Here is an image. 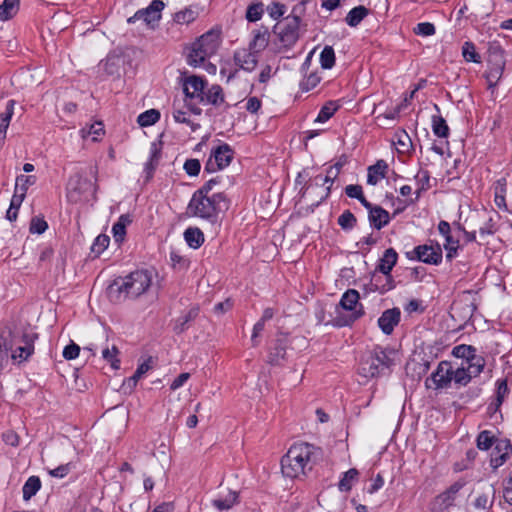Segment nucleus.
Wrapping results in <instances>:
<instances>
[{
	"label": "nucleus",
	"instance_id": "a19ab883",
	"mask_svg": "<svg viewBox=\"0 0 512 512\" xmlns=\"http://www.w3.org/2000/svg\"><path fill=\"white\" fill-rule=\"evenodd\" d=\"M476 349L471 345H458L452 350V354L457 358H462V361H471L472 357H475Z\"/></svg>",
	"mask_w": 512,
	"mask_h": 512
},
{
	"label": "nucleus",
	"instance_id": "7c9ffc66",
	"mask_svg": "<svg viewBox=\"0 0 512 512\" xmlns=\"http://www.w3.org/2000/svg\"><path fill=\"white\" fill-rule=\"evenodd\" d=\"M372 355L382 370L389 369L393 364L392 355L395 353L392 350H384L381 348L374 349Z\"/></svg>",
	"mask_w": 512,
	"mask_h": 512
},
{
	"label": "nucleus",
	"instance_id": "aec40b11",
	"mask_svg": "<svg viewBox=\"0 0 512 512\" xmlns=\"http://www.w3.org/2000/svg\"><path fill=\"white\" fill-rule=\"evenodd\" d=\"M388 164L384 160H378L374 165L368 168L367 183L376 185L386 177Z\"/></svg>",
	"mask_w": 512,
	"mask_h": 512
},
{
	"label": "nucleus",
	"instance_id": "680f3d73",
	"mask_svg": "<svg viewBox=\"0 0 512 512\" xmlns=\"http://www.w3.org/2000/svg\"><path fill=\"white\" fill-rule=\"evenodd\" d=\"M183 168L189 176H197L201 165L198 159H188L185 161Z\"/></svg>",
	"mask_w": 512,
	"mask_h": 512
},
{
	"label": "nucleus",
	"instance_id": "49530a36",
	"mask_svg": "<svg viewBox=\"0 0 512 512\" xmlns=\"http://www.w3.org/2000/svg\"><path fill=\"white\" fill-rule=\"evenodd\" d=\"M462 55L468 62L480 63L481 57L476 52L475 45L472 42H465L462 47Z\"/></svg>",
	"mask_w": 512,
	"mask_h": 512
},
{
	"label": "nucleus",
	"instance_id": "6e6552de",
	"mask_svg": "<svg viewBox=\"0 0 512 512\" xmlns=\"http://www.w3.org/2000/svg\"><path fill=\"white\" fill-rule=\"evenodd\" d=\"M165 8L162 0H153L148 7L138 10L133 16L129 17L127 22L133 24L138 20H142L147 25L159 22L161 12Z\"/></svg>",
	"mask_w": 512,
	"mask_h": 512
},
{
	"label": "nucleus",
	"instance_id": "cd10ccee",
	"mask_svg": "<svg viewBox=\"0 0 512 512\" xmlns=\"http://www.w3.org/2000/svg\"><path fill=\"white\" fill-rule=\"evenodd\" d=\"M20 0H3L0 4V20L8 21L19 11Z\"/></svg>",
	"mask_w": 512,
	"mask_h": 512
},
{
	"label": "nucleus",
	"instance_id": "58836bf2",
	"mask_svg": "<svg viewBox=\"0 0 512 512\" xmlns=\"http://www.w3.org/2000/svg\"><path fill=\"white\" fill-rule=\"evenodd\" d=\"M358 471L351 468L343 474V477L338 483V488L342 492H347L352 488L353 482L357 479Z\"/></svg>",
	"mask_w": 512,
	"mask_h": 512
},
{
	"label": "nucleus",
	"instance_id": "c9c22d12",
	"mask_svg": "<svg viewBox=\"0 0 512 512\" xmlns=\"http://www.w3.org/2000/svg\"><path fill=\"white\" fill-rule=\"evenodd\" d=\"M40 487L41 482L37 476L29 477L22 488L23 498L29 500L39 491Z\"/></svg>",
	"mask_w": 512,
	"mask_h": 512
},
{
	"label": "nucleus",
	"instance_id": "7ed1b4c3",
	"mask_svg": "<svg viewBox=\"0 0 512 512\" xmlns=\"http://www.w3.org/2000/svg\"><path fill=\"white\" fill-rule=\"evenodd\" d=\"M219 47V37L213 32L200 36L191 46L187 55V63L192 67H200L206 59L214 55Z\"/></svg>",
	"mask_w": 512,
	"mask_h": 512
},
{
	"label": "nucleus",
	"instance_id": "5701e85b",
	"mask_svg": "<svg viewBox=\"0 0 512 512\" xmlns=\"http://www.w3.org/2000/svg\"><path fill=\"white\" fill-rule=\"evenodd\" d=\"M15 101L9 100L6 104L5 111L0 114V147L6 138V132L9 127L11 118L14 113Z\"/></svg>",
	"mask_w": 512,
	"mask_h": 512
},
{
	"label": "nucleus",
	"instance_id": "ddd939ff",
	"mask_svg": "<svg viewBox=\"0 0 512 512\" xmlns=\"http://www.w3.org/2000/svg\"><path fill=\"white\" fill-rule=\"evenodd\" d=\"M463 486L464 483L461 481L453 483L446 491L435 498L433 502L434 509L440 512L451 507L454 504L457 493Z\"/></svg>",
	"mask_w": 512,
	"mask_h": 512
},
{
	"label": "nucleus",
	"instance_id": "2f4dec72",
	"mask_svg": "<svg viewBox=\"0 0 512 512\" xmlns=\"http://www.w3.org/2000/svg\"><path fill=\"white\" fill-rule=\"evenodd\" d=\"M509 389L507 386L506 379H499L496 382V397L491 402L490 408H494V411H497L499 407L502 405L505 397L508 395Z\"/></svg>",
	"mask_w": 512,
	"mask_h": 512
},
{
	"label": "nucleus",
	"instance_id": "864d4df0",
	"mask_svg": "<svg viewBox=\"0 0 512 512\" xmlns=\"http://www.w3.org/2000/svg\"><path fill=\"white\" fill-rule=\"evenodd\" d=\"M338 224L342 229H345V230L352 229L356 224V217L349 210H345L338 217Z\"/></svg>",
	"mask_w": 512,
	"mask_h": 512
},
{
	"label": "nucleus",
	"instance_id": "ea45409f",
	"mask_svg": "<svg viewBox=\"0 0 512 512\" xmlns=\"http://www.w3.org/2000/svg\"><path fill=\"white\" fill-rule=\"evenodd\" d=\"M264 13V4L262 2H255L250 4L246 10V19L249 22L259 21Z\"/></svg>",
	"mask_w": 512,
	"mask_h": 512
},
{
	"label": "nucleus",
	"instance_id": "412c9836",
	"mask_svg": "<svg viewBox=\"0 0 512 512\" xmlns=\"http://www.w3.org/2000/svg\"><path fill=\"white\" fill-rule=\"evenodd\" d=\"M382 372L383 370L372 354L360 362L359 373L365 378H373Z\"/></svg>",
	"mask_w": 512,
	"mask_h": 512
},
{
	"label": "nucleus",
	"instance_id": "8fccbe9b",
	"mask_svg": "<svg viewBox=\"0 0 512 512\" xmlns=\"http://www.w3.org/2000/svg\"><path fill=\"white\" fill-rule=\"evenodd\" d=\"M109 242L110 238L108 235H98L91 246L92 253H94L97 256L100 255L108 247Z\"/></svg>",
	"mask_w": 512,
	"mask_h": 512
},
{
	"label": "nucleus",
	"instance_id": "2eb2a0df",
	"mask_svg": "<svg viewBox=\"0 0 512 512\" xmlns=\"http://www.w3.org/2000/svg\"><path fill=\"white\" fill-rule=\"evenodd\" d=\"M234 62L242 70L252 72L258 63V54L249 49H239L234 53Z\"/></svg>",
	"mask_w": 512,
	"mask_h": 512
},
{
	"label": "nucleus",
	"instance_id": "5fc2aeb1",
	"mask_svg": "<svg viewBox=\"0 0 512 512\" xmlns=\"http://www.w3.org/2000/svg\"><path fill=\"white\" fill-rule=\"evenodd\" d=\"M490 494H493L492 487H489L488 492L478 495L474 502L475 508L483 510L489 509L492 506V501L489 498Z\"/></svg>",
	"mask_w": 512,
	"mask_h": 512
},
{
	"label": "nucleus",
	"instance_id": "39448f33",
	"mask_svg": "<svg viewBox=\"0 0 512 512\" xmlns=\"http://www.w3.org/2000/svg\"><path fill=\"white\" fill-rule=\"evenodd\" d=\"M359 293L354 289L347 290L341 297L340 308L349 311L348 316H337L333 320V325L337 327H344L351 325L354 321L359 319L363 315L362 306L358 308Z\"/></svg>",
	"mask_w": 512,
	"mask_h": 512
},
{
	"label": "nucleus",
	"instance_id": "0e129e2a",
	"mask_svg": "<svg viewBox=\"0 0 512 512\" xmlns=\"http://www.w3.org/2000/svg\"><path fill=\"white\" fill-rule=\"evenodd\" d=\"M415 32L419 35L431 36L435 33V26L429 22H422L417 25Z\"/></svg>",
	"mask_w": 512,
	"mask_h": 512
},
{
	"label": "nucleus",
	"instance_id": "72a5a7b5",
	"mask_svg": "<svg viewBox=\"0 0 512 512\" xmlns=\"http://www.w3.org/2000/svg\"><path fill=\"white\" fill-rule=\"evenodd\" d=\"M80 135L83 139L91 136L92 141H98L104 135V126L101 122H95L89 127H83L80 130Z\"/></svg>",
	"mask_w": 512,
	"mask_h": 512
},
{
	"label": "nucleus",
	"instance_id": "3c124183",
	"mask_svg": "<svg viewBox=\"0 0 512 512\" xmlns=\"http://www.w3.org/2000/svg\"><path fill=\"white\" fill-rule=\"evenodd\" d=\"M172 115L177 123H182L190 126L192 131H196L200 127L199 124H196L190 120L187 112L181 109H174Z\"/></svg>",
	"mask_w": 512,
	"mask_h": 512
},
{
	"label": "nucleus",
	"instance_id": "b1692460",
	"mask_svg": "<svg viewBox=\"0 0 512 512\" xmlns=\"http://www.w3.org/2000/svg\"><path fill=\"white\" fill-rule=\"evenodd\" d=\"M199 16V12L196 7H185L184 9L176 12L173 15V21L179 25H188L194 22Z\"/></svg>",
	"mask_w": 512,
	"mask_h": 512
},
{
	"label": "nucleus",
	"instance_id": "c756f323",
	"mask_svg": "<svg viewBox=\"0 0 512 512\" xmlns=\"http://www.w3.org/2000/svg\"><path fill=\"white\" fill-rule=\"evenodd\" d=\"M184 239L189 247L197 249L204 242V234L199 228L189 227L184 232Z\"/></svg>",
	"mask_w": 512,
	"mask_h": 512
},
{
	"label": "nucleus",
	"instance_id": "f257e3e1",
	"mask_svg": "<svg viewBox=\"0 0 512 512\" xmlns=\"http://www.w3.org/2000/svg\"><path fill=\"white\" fill-rule=\"evenodd\" d=\"M318 449L309 443L292 445L281 459V470L284 476L298 478L312 470Z\"/></svg>",
	"mask_w": 512,
	"mask_h": 512
},
{
	"label": "nucleus",
	"instance_id": "0eeeda50",
	"mask_svg": "<svg viewBox=\"0 0 512 512\" xmlns=\"http://www.w3.org/2000/svg\"><path fill=\"white\" fill-rule=\"evenodd\" d=\"M233 154V150L228 144L219 145L212 150L205 165V170L212 173L226 168L231 163Z\"/></svg>",
	"mask_w": 512,
	"mask_h": 512
},
{
	"label": "nucleus",
	"instance_id": "c85d7f7f",
	"mask_svg": "<svg viewBox=\"0 0 512 512\" xmlns=\"http://www.w3.org/2000/svg\"><path fill=\"white\" fill-rule=\"evenodd\" d=\"M132 222L128 214L121 215L117 222L113 224L112 233L116 242H122L126 235V227Z\"/></svg>",
	"mask_w": 512,
	"mask_h": 512
},
{
	"label": "nucleus",
	"instance_id": "4d7b16f0",
	"mask_svg": "<svg viewBox=\"0 0 512 512\" xmlns=\"http://www.w3.org/2000/svg\"><path fill=\"white\" fill-rule=\"evenodd\" d=\"M48 228L47 222L38 216H35L31 219L29 231L32 234H42Z\"/></svg>",
	"mask_w": 512,
	"mask_h": 512
},
{
	"label": "nucleus",
	"instance_id": "37998d69",
	"mask_svg": "<svg viewBox=\"0 0 512 512\" xmlns=\"http://www.w3.org/2000/svg\"><path fill=\"white\" fill-rule=\"evenodd\" d=\"M320 64L323 69H331L335 64V52L331 46H325L320 53Z\"/></svg>",
	"mask_w": 512,
	"mask_h": 512
},
{
	"label": "nucleus",
	"instance_id": "69168bd1",
	"mask_svg": "<svg viewBox=\"0 0 512 512\" xmlns=\"http://www.w3.org/2000/svg\"><path fill=\"white\" fill-rule=\"evenodd\" d=\"M80 353V347L75 344L71 343L70 345H67L63 350V357L67 360L75 359L79 356Z\"/></svg>",
	"mask_w": 512,
	"mask_h": 512
},
{
	"label": "nucleus",
	"instance_id": "bf43d9fd",
	"mask_svg": "<svg viewBox=\"0 0 512 512\" xmlns=\"http://www.w3.org/2000/svg\"><path fill=\"white\" fill-rule=\"evenodd\" d=\"M36 177L33 175H20L16 178V190L26 193L29 186L34 185Z\"/></svg>",
	"mask_w": 512,
	"mask_h": 512
},
{
	"label": "nucleus",
	"instance_id": "603ef678",
	"mask_svg": "<svg viewBox=\"0 0 512 512\" xmlns=\"http://www.w3.org/2000/svg\"><path fill=\"white\" fill-rule=\"evenodd\" d=\"M337 107L334 103L329 102L325 104L319 111L318 116L315 119V122L324 123L328 121L336 112Z\"/></svg>",
	"mask_w": 512,
	"mask_h": 512
},
{
	"label": "nucleus",
	"instance_id": "1a4fd4ad",
	"mask_svg": "<svg viewBox=\"0 0 512 512\" xmlns=\"http://www.w3.org/2000/svg\"><path fill=\"white\" fill-rule=\"evenodd\" d=\"M453 365L448 361H441L435 372L426 380L428 388L440 389L447 387L452 381Z\"/></svg>",
	"mask_w": 512,
	"mask_h": 512
},
{
	"label": "nucleus",
	"instance_id": "423d86ee",
	"mask_svg": "<svg viewBox=\"0 0 512 512\" xmlns=\"http://www.w3.org/2000/svg\"><path fill=\"white\" fill-rule=\"evenodd\" d=\"M299 26L298 18L286 17L283 22L274 26V33L284 47H291L299 38Z\"/></svg>",
	"mask_w": 512,
	"mask_h": 512
},
{
	"label": "nucleus",
	"instance_id": "f704fd0d",
	"mask_svg": "<svg viewBox=\"0 0 512 512\" xmlns=\"http://www.w3.org/2000/svg\"><path fill=\"white\" fill-rule=\"evenodd\" d=\"M466 371L471 375V379L473 377H477L484 368L485 362L484 359L480 356L472 357L471 361H462Z\"/></svg>",
	"mask_w": 512,
	"mask_h": 512
},
{
	"label": "nucleus",
	"instance_id": "f3484780",
	"mask_svg": "<svg viewBox=\"0 0 512 512\" xmlns=\"http://www.w3.org/2000/svg\"><path fill=\"white\" fill-rule=\"evenodd\" d=\"M224 102L225 97L222 87L218 84H213L205 90L204 95L200 98L199 104L219 107Z\"/></svg>",
	"mask_w": 512,
	"mask_h": 512
},
{
	"label": "nucleus",
	"instance_id": "a18cd8bd",
	"mask_svg": "<svg viewBox=\"0 0 512 512\" xmlns=\"http://www.w3.org/2000/svg\"><path fill=\"white\" fill-rule=\"evenodd\" d=\"M345 193L350 198L358 199L365 208H370V202L363 196L362 187L360 185H348Z\"/></svg>",
	"mask_w": 512,
	"mask_h": 512
},
{
	"label": "nucleus",
	"instance_id": "4468645a",
	"mask_svg": "<svg viewBox=\"0 0 512 512\" xmlns=\"http://www.w3.org/2000/svg\"><path fill=\"white\" fill-rule=\"evenodd\" d=\"M397 259H398L397 252L393 248H389V249L385 250L382 258L379 261L377 269L381 273H383L388 280L387 286H383V289H382L383 291H388L393 288V285H392L393 281L391 279L390 272L393 269V267L395 266V264L397 263Z\"/></svg>",
	"mask_w": 512,
	"mask_h": 512
},
{
	"label": "nucleus",
	"instance_id": "6e6d98bb",
	"mask_svg": "<svg viewBox=\"0 0 512 512\" xmlns=\"http://www.w3.org/2000/svg\"><path fill=\"white\" fill-rule=\"evenodd\" d=\"M286 11V6L280 2H272L267 6V12L273 20L281 18Z\"/></svg>",
	"mask_w": 512,
	"mask_h": 512
},
{
	"label": "nucleus",
	"instance_id": "e433bc0d",
	"mask_svg": "<svg viewBox=\"0 0 512 512\" xmlns=\"http://www.w3.org/2000/svg\"><path fill=\"white\" fill-rule=\"evenodd\" d=\"M432 130L438 137L445 138L449 135V127L445 119L440 115L432 116Z\"/></svg>",
	"mask_w": 512,
	"mask_h": 512
},
{
	"label": "nucleus",
	"instance_id": "de8ad7c7",
	"mask_svg": "<svg viewBox=\"0 0 512 512\" xmlns=\"http://www.w3.org/2000/svg\"><path fill=\"white\" fill-rule=\"evenodd\" d=\"M119 59L117 57H108L104 61H102L99 65L103 71L108 75H118L119 74Z\"/></svg>",
	"mask_w": 512,
	"mask_h": 512
},
{
	"label": "nucleus",
	"instance_id": "dca6fc26",
	"mask_svg": "<svg viewBox=\"0 0 512 512\" xmlns=\"http://www.w3.org/2000/svg\"><path fill=\"white\" fill-rule=\"evenodd\" d=\"M400 316L401 313L398 308L385 310L378 319V326L381 331L386 335L391 334L394 327L399 323Z\"/></svg>",
	"mask_w": 512,
	"mask_h": 512
},
{
	"label": "nucleus",
	"instance_id": "6ab92c4d",
	"mask_svg": "<svg viewBox=\"0 0 512 512\" xmlns=\"http://www.w3.org/2000/svg\"><path fill=\"white\" fill-rule=\"evenodd\" d=\"M369 212V221L370 224L380 230L384 226H386L390 221V216L388 211L383 209L380 206H373L370 203V208H366Z\"/></svg>",
	"mask_w": 512,
	"mask_h": 512
},
{
	"label": "nucleus",
	"instance_id": "9b49d317",
	"mask_svg": "<svg viewBox=\"0 0 512 512\" xmlns=\"http://www.w3.org/2000/svg\"><path fill=\"white\" fill-rule=\"evenodd\" d=\"M91 186V182L79 174L71 177L67 184L68 200L73 203L81 201Z\"/></svg>",
	"mask_w": 512,
	"mask_h": 512
},
{
	"label": "nucleus",
	"instance_id": "473e14b6",
	"mask_svg": "<svg viewBox=\"0 0 512 512\" xmlns=\"http://www.w3.org/2000/svg\"><path fill=\"white\" fill-rule=\"evenodd\" d=\"M368 15V9L362 5L354 7L351 9L345 21L350 27H356L360 24V22Z\"/></svg>",
	"mask_w": 512,
	"mask_h": 512
},
{
	"label": "nucleus",
	"instance_id": "4c0bfd02",
	"mask_svg": "<svg viewBox=\"0 0 512 512\" xmlns=\"http://www.w3.org/2000/svg\"><path fill=\"white\" fill-rule=\"evenodd\" d=\"M160 118V113L156 109H149L141 113L137 118V123L141 127H148L155 124Z\"/></svg>",
	"mask_w": 512,
	"mask_h": 512
},
{
	"label": "nucleus",
	"instance_id": "09e8293b",
	"mask_svg": "<svg viewBox=\"0 0 512 512\" xmlns=\"http://www.w3.org/2000/svg\"><path fill=\"white\" fill-rule=\"evenodd\" d=\"M321 81V77L317 72H311L308 75H305L303 80L300 82V87L303 91H310L314 89L319 82Z\"/></svg>",
	"mask_w": 512,
	"mask_h": 512
},
{
	"label": "nucleus",
	"instance_id": "f8f14e48",
	"mask_svg": "<svg viewBox=\"0 0 512 512\" xmlns=\"http://www.w3.org/2000/svg\"><path fill=\"white\" fill-rule=\"evenodd\" d=\"M415 258L427 264L437 265L442 261V250L439 245H419L414 248Z\"/></svg>",
	"mask_w": 512,
	"mask_h": 512
},
{
	"label": "nucleus",
	"instance_id": "393cba45",
	"mask_svg": "<svg viewBox=\"0 0 512 512\" xmlns=\"http://www.w3.org/2000/svg\"><path fill=\"white\" fill-rule=\"evenodd\" d=\"M23 346H19L12 354V358L19 362L27 360L34 352L33 337L24 335Z\"/></svg>",
	"mask_w": 512,
	"mask_h": 512
},
{
	"label": "nucleus",
	"instance_id": "a878e982",
	"mask_svg": "<svg viewBox=\"0 0 512 512\" xmlns=\"http://www.w3.org/2000/svg\"><path fill=\"white\" fill-rule=\"evenodd\" d=\"M269 42V33L267 29L263 30H257L254 32L253 39L249 43V50L253 51L254 53L258 54L259 52L263 51Z\"/></svg>",
	"mask_w": 512,
	"mask_h": 512
},
{
	"label": "nucleus",
	"instance_id": "774afa93",
	"mask_svg": "<svg viewBox=\"0 0 512 512\" xmlns=\"http://www.w3.org/2000/svg\"><path fill=\"white\" fill-rule=\"evenodd\" d=\"M503 497L507 503L512 505V472L509 474L508 478L505 480L504 489H503Z\"/></svg>",
	"mask_w": 512,
	"mask_h": 512
},
{
	"label": "nucleus",
	"instance_id": "bb28decb",
	"mask_svg": "<svg viewBox=\"0 0 512 512\" xmlns=\"http://www.w3.org/2000/svg\"><path fill=\"white\" fill-rule=\"evenodd\" d=\"M285 354V339H277L275 345L271 348L268 354V362L272 365H278L285 358Z\"/></svg>",
	"mask_w": 512,
	"mask_h": 512
},
{
	"label": "nucleus",
	"instance_id": "13d9d810",
	"mask_svg": "<svg viewBox=\"0 0 512 512\" xmlns=\"http://www.w3.org/2000/svg\"><path fill=\"white\" fill-rule=\"evenodd\" d=\"M493 444V436L490 431L484 430L477 437V447L480 450H488Z\"/></svg>",
	"mask_w": 512,
	"mask_h": 512
},
{
	"label": "nucleus",
	"instance_id": "a211bd4d",
	"mask_svg": "<svg viewBox=\"0 0 512 512\" xmlns=\"http://www.w3.org/2000/svg\"><path fill=\"white\" fill-rule=\"evenodd\" d=\"M494 450L497 451V454L492 455L490 463L496 469L507 461L512 445L509 440H500L497 442Z\"/></svg>",
	"mask_w": 512,
	"mask_h": 512
},
{
	"label": "nucleus",
	"instance_id": "f03ea898",
	"mask_svg": "<svg viewBox=\"0 0 512 512\" xmlns=\"http://www.w3.org/2000/svg\"><path fill=\"white\" fill-rule=\"evenodd\" d=\"M154 273L151 270H136L125 277H119L109 286V294L116 300L137 298L152 286Z\"/></svg>",
	"mask_w": 512,
	"mask_h": 512
},
{
	"label": "nucleus",
	"instance_id": "e2e57ef3",
	"mask_svg": "<svg viewBox=\"0 0 512 512\" xmlns=\"http://www.w3.org/2000/svg\"><path fill=\"white\" fill-rule=\"evenodd\" d=\"M444 247L447 251L446 257L451 259L456 255L458 249V241L453 240L452 236L445 237Z\"/></svg>",
	"mask_w": 512,
	"mask_h": 512
},
{
	"label": "nucleus",
	"instance_id": "9d476101",
	"mask_svg": "<svg viewBox=\"0 0 512 512\" xmlns=\"http://www.w3.org/2000/svg\"><path fill=\"white\" fill-rule=\"evenodd\" d=\"M182 86L186 98L199 103L201 96L204 95L207 81L197 75H187L183 78Z\"/></svg>",
	"mask_w": 512,
	"mask_h": 512
},
{
	"label": "nucleus",
	"instance_id": "338daca9",
	"mask_svg": "<svg viewBox=\"0 0 512 512\" xmlns=\"http://www.w3.org/2000/svg\"><path fill=\"white\" fill-rule=\"evenodd\" d=\"M71 470V464L67 463L49 470V474L56 478H64Z\"/></svg>",
	"mask_w": 512,
	"mask_h": 512
},
{
	"label": "nucleus",
	"instance_id": "052dcab7",
	"mask_svg": "<svg viewBox=\"0 0 512 512\" xmlns=\"http://www.w3.org/2000/svg\"><path fill=\"white\" fill-rule=\"evenodd\" d=\"M198 315V308H191L185 315L181 316L177 320L176 330L182 332L185 330V326L188 322L195 319Z\"/></svg>",
	"mask_w": 512,
	"mask_h": 512
},
{
	"label": "nucleus",
	"instance_id": "c03bdc74",
	"mask_svg": "<svg viewBox=\"0 0 512 512\" xmlns=\"http://www.w3.org/2000/svg\"><path fill=\"white\" fill-rule=\"evenodd\" d=\"M471 380V375L466 371L464 365L461 363L456 368L453 367L452 381L456 384L465 386Z\"/></svg>",
	"mask_w": 512,
	"mask_h": 512
},
{
	"label": "nucleus",
	"instance_id": "20e7f679",
	"mask_svg": "<svg viewBox=\"0 0 512 512\" xmlns=\"http://www.w3.org/2000/svg\"><path fill=\"white\" fill-rule=\"evenodd\" d=\"M224 200L221 193L208 196L203 191H196L188 204L187 212L195 217L209 219L216 215L220 202Z\"/></svg>",
	"mask_w": 512,
	"mask_h": 512
},
{
	"label": "nucleus",
	"instance_id": "4be33fe9",
	"mask_svg": "<svg viewBox=\"0 0 512 512\" xmlns=\"http://www.w3.org/2000/svg\"><path fill=\"white\" fill-rule=\"evenodd\" d=\"M238 493L235 491H228L226 495L219 496L212 500V505L220 512L231 509L238 503Z\"/></svg>",
	"mask_w": 512,
	"mask_h": 512
},
{
	"label": "nucleus",
	"instance_id": "79ce46f5",
	"mask_svg": "<svg viewBox=\"0 0 512 512\" xmlns=\"http://www.w3.org/2000/svg\"><path fill=\"white\" fill-rule=\"evenodd\" d=\"M119 350L113 345L111 348H104L102 350V357L105 361H107L113 369H119L120 360L118 358Z\"/></svg>",
	"mask_w": 512,
	"mask_h": 512
}]
</instances>
